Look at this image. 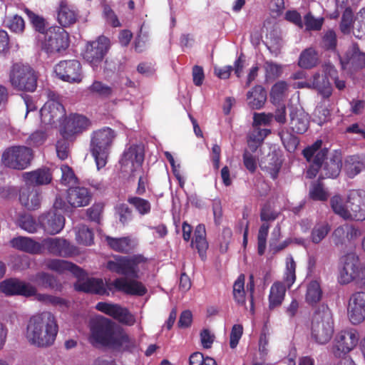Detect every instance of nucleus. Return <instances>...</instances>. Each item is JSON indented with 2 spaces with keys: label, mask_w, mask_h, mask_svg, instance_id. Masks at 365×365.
<instances>
[{
  "label": "nucleus",
  "mask_w": 365,
  "mask_h": 365,
  "mask_svg": "<svg viewBox=\"0 0 365 365\" xmlns=\"http://www.w3.org/2000/svg\"><path fill=\"white\" fill-rule=\"evenodd\" d=\"M33 158L32 150L24 145H14L7 148L1 155L4 166L17 170L26 169Z\"/></svg>",
  "instance_id": "7"
},
{
  "label": "nucleus",
  "mask_w": 365,
  "mask_h": 365,
  "mask_svg": "<svg viewBox=\"0 0 365 365\" xmlns=\"http://www.w3.org/2000/svg\"><path fill=\"white\" fill-rule=\"evenodd\" d=\"M58 333V325L53 314L44 312L31 317L26 337L28 341L38 347H46L53 344Z\"/></svg>",
  "instance_id": "2"
},
{
  "label": "nucleus",
  "mask_w": 365,
  "mask_h": 365,
  "mask_svg": "<svg viewBox=\"0 0 365 365\" xmlns=\"http://www.w3.org/2000/svg\"><path fill=\"white\" fill-rule=\"evenodd\" d=\"M96 309L103 312L120 323L127 326H133L135 323V317L127 309L118 304L106 302H98L96 305Z\"/></svg>",
  "instance_id": "17"
},
{
  "label": "nucleus",
  "mask_w": 365,
  "mask_h": 365,
  "mask_svg": "<svg viewBox=\"0 0 365 365\" xmlns=\"http://www.w3.org/2000/svg\"><path fill=\"white\" fill-rule=\"evenodd\" d=\"M312 337L319 344L327 343L334 333V322L329 309L314 314L311 325Z\"/></svg>",
  "instance_id": "8"
},
{
  "label": "nucleus",
  "mask_w": 365,
  "mask_h": 365,
  "mask_svg": "<svg viewBox=\"0 0 365 365\" xmlns=\"http://www.w3.org/2000/svg\"><path fill=\"white\" fill-rule=\"evenodd\" d=\"M12 247L31 254H37L42 251V246L29 237H19L11 241Z\"/></svg>",
  "instance_id": "33"
},
{
  "label": "nucleus",
  "mask_w": 365,
  "mask_h": 365,
  "mask_svg": "<svg viewBox=\"0 0 365 365\" xmlns=\"http://www.w3.org/2000/svg\"><path fill=\"white\" fill-rule=\"evenodd\" d=\"M284 19L293 24L299 29H303L304 24L301 14L296 10H288L284 14Z\"/></svg>",
  "instance_id": "60"
},
{
  "label": "nucleus",
  "mask_w": 365,
  "mask_h": 365,
  "mask_svg": "<svg viewBox=\"0 0 365 365\" xmlns=\"http://www.w3.org/2000/svg\"><path fill=\"white\" fill-rule=\"evenodd\" d=\"M42 250L43 248L52 254L63 257H70L76 254V248L68 241L61 238H48L43 241Z\"/></svg>",
  "instance_id": "23"
},
{
  "label": "nucleus",
  "mask_w": 365,
  "mask_h": 365,
  "mask_svg": "<svg viewBox=\"0 0 365 365\" xmlns=\"http://www.w3.org/2000/svg\"><path fill=\"white\" fill-rule=\"evenodd\" d=\"M272 119V115L264 113H255L253 115V128H259L262 125H267Z\"/></svg>",
  "instance_id": "59"
},
{
  "label": "nucleus",
  "mask_w": 365,
  "mask_h": 365,
  "mask_svg": "<svg viewBox=\"0 0 365 365\" xmlns=\"http://www.w3.org/2000/svg\"><path fill=\"white\" fill-rule=\"evenodd\" d=\"M164 155H165V158H167V160L170 163V165H171L172 170H173V173L174 175L175 176V178L178 179L180 187H182L185 184V180L180 173V164L175 163L173 156L168 151H165Z\"/></svg>",
  "instance_id": "56"
},
{
  "label": "nucleus",
  "mask_w": 365,
  "mask_h": 365,
  "mask_svg": "<svg viewBox=\"0 0 365 365\" xmlns=\"http://www.w3.org/2000/svg\"><path fill=\"white\" fill-rule=\"evenodd\" d=\"M89 120L80 114L72 113L66 117L60 125V132L64 138H73L87 130Z\"/></svg>",
  "instance_id": "13"
},
{
  "label": "nucleus",
  "mask_w": 365,
  "mask_h": 365,
  "mask_svg": "<svg viewBox=\"0 0 365 365\" xmlns=\"http://www.w3.org/2000/svg\"><path fill=\"white\" fill-rule=\"evenodd\" d=\"M322 289L317 281H312L307 286L306 301L309 304L319 302L322 298Z\"/></svg>",
  "instance_id": "47"
},
{
  "label": "nucleus",
  "mask_w": 365,
  "mask_h": 365,
  "mask_svg": "<svg viewBox=\"0 0 365 365\" xmlns=\"http://www.w3.org/2000/svg\"><path fill=\"white\" fill-rule=\"evenodd\" d=\"M17 225L23 230L28 232H36L40 227V222H37L36 220L29 214H22L19 216Z\"/></svg>",
  "instance_id": "45"
},
{
  "label": "nucleus",
  "mask_w": 365,
  "mask_h": 365,
  "mask_svg": "<svg viewBox=\"0 0 365 365\" xmlns=\"http://www.w3.org/2000/svg\"><path fill=\"white\" fill-rule=\"evenodd\" d=\"M331 206L334 212L344 220H365V191L351 190L345 200L339 195L331 200Z\"/></svg>",
  "instance_id": "3"
},
{
  "label": "nucleus",
  "mask_w": 365,
  "mask_h": 365,
  "mask_svg": "<svg viewBox=\"0 0 365 365\" xmlns=\"http://www.w3.org/2000/svg\"><path fill=\"white\" fill-rule=\"evenodd\" d=\"M148 260L141 255L131 257L115 256L107 262L106 268L110 272L125 275L115 279L109 286L115 289L133 295H143L146 292L145 287L135 280L142 271L147 269Z\"/></svg>",
  "instance_id": "1"
},
{
  "label": "nucleus",
  "mask_w": 365,
  "mask_h": 365,
  "mask_svg": "<svg viewBox=\"0 0 365 365\" xmlns=\"http://www.w3.org/2000/svg\"><path fill=\"white\" fill-rule=\"evenodd\" d=\"M290 115L292 130L297 133H304L309 125L308 114L302 110H297L292 112Z\"/></svg>",
  "instance_id": "37"
},
{
  "label": "nucleus",
  "mask_w": 365,
  "mask_h": 365,
  "mask_svg": "<svg viewBox=\"0 0 365 365\" xmlns=\"http://www.w3.org/2000/svg\"><path fill=\"white\" fill-rule=\"evenodd\" d=\"M267 99V93L260 86L255 87L247 94V100L249 106L252 109L261 108Z\"/></svg>",
  "instance_id": "35"
},
{
  "label": "nucleus",
  "mask_w": 365,
  "mask_h": 365,
  "mask_svg": "<svg viewBox=\"0 0 365 365\" xmlns=\"http://www.w3.org/2000/svg\"><path fill=\"white\" fill-rule=\"evenodd\" d=\"M215 335L208 329H203L200 332V341L205 349H210L215 341Z\"/></svg>",
  "instance_id": "63"
},
{
  "label": "nucleus",
  "mask_w": 365,
  "mask_h": 365,
  "mask_svg": "<svg viewBox=\"0 0 365 365\" xmlns=\"http://www.w3.org/2000/svg\"><path fill=\"white\" fill-rule=\"evenodd\" d=\"M319 55L313 47L305 49L300 55L299 66L304 68H311L317 65Z\"/></svg>",
  "instance_id": "41"
},
{
  "label": "nucleus",
  "mask_w": 365,
  "mask_h": 365,
  "mask_svg": "<svg viewBox=\"0 0 365 365\" xmlns=\"http://www.w3.org/2000/svg\"><path fill=\"white\" fill-rule=\"evenodd\" d=\"M46 267L58 273L69 272L77 277H81L83 272L75 264L62 259H51L46 262Z\"/></svg>",
  "instance_id": "32"
},
{
  "label": "nucleus",
  "mask_w": 365,
  "mask_h": 365,
  "mask_svg": "<svg viewBox=\"0 0 365 365\" xmlns=\"http://www.w3.org/2000/svg\"><path fill=\"white\" fill-rule=\"evenodd\" d=\"M322 145V141L317 140L311 147L304 150L303 153L307 161L311 162L314 156L312 164L307 171V176L309 178H314L320 168V165L327 155V150H322L318 151Z\"/></svg>",
  "instance_id": "20"
},
{
  "label": "nucleus",
  "mask_w": 365,
  "mask_h": 365,
  "mask_svg": "<svg viewBox=\"0 0 365 365\" xmlns=\"http://www.w3.org/2000/svg\"><path fill=\"white\" fill-rule=\"evenodd\" d=\"M353 34L359 39L365 38V7L354 16Z\"/></svg>",
  "instance_id": "43"
},
{
  "label": "nucleus",
  "mask_w": 365,
  "mask_h": 365,
  "mask_svg": "<svg viewBox=\"0 0 365 365\" xmlns=\"http://www.w3.org/2000/svg\"><path fill=\"white\" fill-rule=\"evenodd\" d=\"M361 268L358 256L355 253H348L340 260L338 282L346 284L358 279Z\"/></svg>",
  "instance_id": "12"
},
{
  "label": "nucleus",
  "mask_w": 365,
  "mask_h": 365,
  "mask_svg": "<svg viewBox=\"0 0 365 365\" xmlns=\"http://www.w3.org/2000/svg\"><path fill=\"white\" fill-rule=\"evenodd\" d=\"M26 12L30 18L31 22L36 30L40 33H43L45 31V24L43 19L29 10L28 9H26Z\"/></svg>",
  "instance_id": "61"
},
{
  "label": "nucleus",
  "mask_w": 365,
  "mask_h": 365,
  "mask_svg": "<svg viewBox=\"0 0 365 365\" xmlns=\"http://www.w3.org/2000/svg\"><path fill=\"white\" fill-rule=\"evenodd\" d=\"M75 289L84 292L103 294L106 293V288L102 279H88L85 281L78 280L75 283Z\"/></svg>",
  "instance_id": "31"
},
{
  "label": "nucleus",
  "mask_w": 365,
  "mask_h": 365,
  "mask_svg": "<svg viewBox=\"0 0 365 365\" xmlns=\"http://www.w3.org/2000/svg\"><path fill=\"white\" fill-rule=\"evenodd\" d=\"M270 133L269 129L253 128L248 136V146L252 150H255L262 143L266 136Z\"/></svg>",
  "instance_id": "42"
},
{
  "label": "nucleus",
  "mask_w": 365,
  "mask_h": 365,
  "mask_svg": "<svg viewBox=\"0 0 365 365\" xmlns=\"http://www.w3.org/2000/svg\"><path fill=\"white\" fill-rule=\"evenodd\" d=\"M269 226L267 223H263L258 233V253L262 255L266 248L267 237L268 235Z\"/></svg>",
  "instance_id": "55"
},
{
  "label": "nucleus",
  "mask_w": 365,
  "mask_h": 365,
  "mask_svg": "<svg viewBox=\"0 0 365 365\" xmlns=\"http://www.w3.org/2000/svg\"><path fill=\"white\" fill-rule=\"evenodd\" d=\"M365 169V158L349 156L344 163V170L348 176L353 178Z\"/></svg>",
  "instance_id": "38"
},
{
  "label": "nucleus",
  "mask_w": 365,
  "mask_h": 365,
  "mask_svg": "<svg viewBox=\"0 0 365 365\" xmlns=\"http://www.w3.org/2000/svg\"><path fill=\"white\" fill-rule=\"evenodd\" d=\"M288 85L284 81L276 83L272 88L271 98L274 103L279 102L287 95Z\"/></svg>",
  "instance_id": "54"
},
{
  "label": "nucleus",
  "mask_w": 365,
  "mask_h": 365,
  "mask_svg": "<svg viewBox=\"0 0 365 365\" xmlns=\"http://www.w3.org/2000/svg\"><path fill=\"white\" fill-rule=\"evenodd\" d=\"M22 178L25 183L34 185H47L51 182L52 174L49 169L42 168L23 173Z\"/></svg>",
  "instance_id": "27"
},
{
  "label": "nucleus",
  "mask_w": 365,
  "mask_h": 365,
  "mask_svg": "<svg viewBox=\"0 0 365 365\" xmlns=\"http://www.w3.org/2000/svg\"><path fill=\"white\" fill-rule=\"evenodd\" d=\"M107 52V47H86L82 55L83 58L95 68L101 63Z\"/></svg>",
  "instance_id": "34"
},
{
  "label": "nucleus",
  "mask_w": 365,
  "mask_h": 365,
  "mask_svg": "<svg viewBox=\"0 0 365 365\" xmlns=\"http://www.w3.org/2000/svg\"><path fill=\"white\" fill-rule=\"evenodd\" d=\"M38 220L44 231L50 235L59 233L65 225L64 217L56 211H49L41 215Z\"/></svg>",
  "instance_id": "22"
},
{
  "label": "nucleus",
  "mask_w": 365,
  "mask_h": 365,
  "mask_svg": "<svg viewBox=\"0 0 365 365\" xmlns=\"http://www.w3.org/2000/svg\"><path fill=\"white\" fill-rule=\"evenodd\" d=\"M324 74L314 76L313 86L317 88L323 97L328 98L331 94V86L329 78L335 81L337 88L342 90L345 88V82L336 78V71L330 64H326L323 69Z\"/></svg>",
  "instance_id": "14"
},
{
  "label": "nucleus",
  "mask_w": 365,
  "mask_h": 365,
  "mask_svg": "<svg viewBox=\"0 0 365 365\" xmlns=\"http://www.w3.org/2000/svg\"><path fill=\"white\" fill-rule=\"evenodd\" d=\"M330 231V227L326 222L317 223L312 229L310 239L314 244H319L327 235Z\"/></svg>",
  "instance_id": "48"
},
{
  "label": "nucleus",
  "mask_w": 365,
  "mask_h": 365,
  "mask_svg": "<svg viewBox=\"0 0 365 365\" xmlns=\"http://www.w3.org/2000/svg\"><path fill=\"white\" fill-rule=\"evenodd\" d=\"M62 173L61 182L64 185H69L76 182V177L72 169L66 165L61 167Z\"/></svg>",
  "instance_id": "62"
},
{
  "label": "nucleus",
  "mask_w": 365,
  "mask_h": 365,
  "mask_svg": "<svg viewBox=\"0 0 365 365\" xmlns=\"http://www.w3.org/2000/svg\"><path fill=\"white\" fill-rule=\"evenodd\" d=\"M344 68L350 66L354 69H360L365 66V53L361 52L358 47H351L344 58H341Z\"/></svg>",
  "instance_id": "29"
},
{
  "label": "nucleus",
  "mask_w": 365,
  "mask_h": 365,
  "mask_svg": "<svg viewBox=\"0 0 365 365\" xmlns=\"http://www.w3.org/2000/svg\"><path fill=\"white\" fill-rule=\"evenodd\" d=\"M359 340V334L356 329L341 330L335 335L332 352L337 357L345 355L356 346Z\"/></svg>",
  "instance_id": "11"
},
{
  "label": "nucleus",
  "mask_w": 365,
  "mask_h": 365,
  "mask_svg": "<svg viewBox=\"0 0 365 365\" xmlns=\"http://www.w3.org/2000/svg\"><path fill=\"white\" fill-rule=\"evenodd\" d=\"M52 96L53 98L51 97L40 110L41 121L45 126H60L66 115V110L63 106L55 98V95Z\"/></svg>",
  "instance_id": "10"
},
{
  "label": "nucleus",
  "mask_w": 365,
  "mask_h": 365,
  "mask_svg": "<svg viewBox=\"0 0 365 365\" xmlns=\"http://www.w3.org/2000/svg\"><path fill=\"white\" fill-rule=\"evenodd\" d=\"M4 24L5 26L13 33L21 34L24 31V19L18 14L6 17Z\"/></svg>",
  "instance_id": "44"
},
{
  "label": "nucleus",
  "mask_w": 365,
  "mask_h": 365,
  "mask_svg": "<svg viewBox=\"0 0 365 365\" xmlns=\"http://www.w3.org/2000/svg\"><path fill=\"white\" fill-rule=\"evenodd\" d=\"M348 317L353 324H359L365 319V292H359L351 295L348 304Z\"/></svg>",
  "instance_id": "18"
},
{
  "label": "nucleus",
  "mask_w": 365,
  "mask_h": 365,
  "mask_svg": "<svg viewBox=\"0 0 365 365\" xmlns=\"http://www.w3.org/2000/svg\"><path fill=\"white\" fill-rule=\"evenodd\" d=\"M309 195L311 198L315 200H325L328 197L327 192L324 190L320 183L314 184L310 190Z\"/></svg>",
  "instance_id": "58"
},
{
  "label": "nucleus",
  "mask_w": 365,
  "mask_h": 365,
  "mask_svg": "<svg viewBox=\"0 0 365 365\" xmlns=\"http://www.w3.org/2000/svg\"><path fill=\"white\" fill-rule=\"evenodd\" d=\"M205 227L203 225H198L195 230L194 239L192 241V247L197 250L200 256L204 258L205 251L208 247L206 240Z\"/></svg>",
  "instance_id": "36"
},
{
  "label": "nucleus",
  "mask_w": 365,
  "mask_h": 365,
  "mask_svg": "<svg viewBox=\"0 0 365 365\" xmlns=\"http://www.w3.org/2000/svg\"><path fill=\"white\" fill-rule=\"evenodd\" d=\"M31 280L39 287L51 288L56 290L61 289V286L57 283L56 279L45 272L38 273Z\"/></svg>",
  "instance_id": "39"
},
{
  "label": "nucleus",
  "mask_w": 365,
  "mask_h": 365,
  "mask_svg": "<svg viewBox=\"0 0 365 365\" xmlns=\"http://www.w3.org/2000/svg\"><path fill=\"white\" fill-rule=\"evenodd\" d=\"M115 137V131L108 127H104L93 132L90 149L98 170L106 165L110 150Z\"/></svg>",
  "instance_id": "4"
},
{
  "label": "nucleus",
  "mask_w": 365,
  "mask_h": 365,
  "mask_svg": "<svg viewBox=\"0 0 365 365\" xmlns=\"http://www.w3.org/2000/svg\"><path fill=\"white\" fill-rule=\"evenodd\" d=\"M233 296L238 304H244L245 302V275L238 277L233 285Z\"/></svg>",
  "instance_id": "51"
},
{
  "label": "nucleus",
  "mask_w": 365,
  "mask_h": 365,
  "mask_svg": "<svg viewBox=\"0 0 365 365\" xmlns=\"http://www.w3.org/2000/svg\"><path fill=\"white\" fill-rule=\"evenodd\" d=\"M78 11L66 1H61L57 10V21L62 27H68L76 24Z\"/></svg>",
  "instance_id": "26"
},
{
  "label": "nucleus",
  "mask_w": 365,
  "mask_h": 365,
  "mask_svg": "<svg viewBox=\"0 0 365 365\" xmlns=\"http://www.w3.org/2000/svg\"><path fill=\"white\" fill-rule=\"evenodd\" d=\"M9 80L12 87L17 91L34 92L37 86L36 73L26 64H14L10 71Z\"/></svg>",
  "instance_id": "6"
},
{
  "label": "nucleus",
  "mask_w": 365,
  "mask_h": 365,
  "mask_svg": "<svg viewBox=\"0 0 365 365\" xmlns=\"http://www.w3.org/2000/svg\"><path fill=\"white\" fill-rule=\"evenodd\" d=\"M54 72L63 81L80 83L83 76L80 63L76 60L62 61L56 65Z\"/></svg>",
  "instance_id": "16"
},
{
  "label": "nucleus",
  "mask_w": 365,
  "mask_h": 365,
  "mask_svg": "<svg viewBox=\"0 0 365 365\" xmlns=\"http://www.w3.org/2000/svg\"><path fill=\"white\" fill-rule=\"evenodd\" d=\"M106 242L110 249L122 253L131 252L138 245L137 240L130 237H112L106 236Z\"/></svg>",
  "instance_id": "25"
},
{
  "label": "nucleus",
  "mask_w": 365,
  "mask_h": 365,
  "mask_svg": "<svg viewBox=\"0 0 365 365\" xmlns=\"http://www.w3.org/2000/svg\"><path fill=\"white\" fill-rule=\"evenodd\" d=\"M243 333V327L241 324H235L230 335V346L231 349L237 347Z\"/></svg>",
  "instance_id": "57"
},
{
  "label": "nucleus",
  "mask_w": 365,
  "mask_h": 365,
  "mask_svg": "<svg viewBox=\"0 0 365 365\" xmlns=\"http://www.w3.org/2000/svg\"><path fill=\"white\" fill-rule=\"evenodd\" d=\"M128 202L133 205L136 211L141 215H148L151 210L150 202L139 197H130Z\"/></svg>",
  "instance_id": "49"
},
{
  "label": "nucleus",
  "mask_w": 365,
  "mask_h": 365,
  "mask_svg": "<svg viewBox=\"0 0 365 365\" xmlns=\"http://www.w3.org/2000/svg\"><path fill=\"white\" fill-rule=\"evenodd\" d=\"M0 289L7 295L34 296L36 289L28 282L17 279H9L0 284Z\"/></svg>",
  "instance_id": "19"
},
{
  "label": "nucleus",
  "mask_w": 365,
  "mask_h": 365,
  "mask_svg": "<svg viewBox=\"0 0 365 365\" xmlns=\"http://www.w3.org/2000/svg\"><path fill=\"white\" fill-rule=\"evenodd\" d=\"M115 329L112 327L110 320L97 316L91 325L90 340L93 344L110 347Z\"/></svg>",
  "instance_id": "9"
},
{
  "label": "nucleus",
  "mask_w": 365,
  "mask_h": 365,
  "mask_svg": "<svg viewBox=\"0 0 365 365\" xmlns=\"http://www.w3.org/2000/svg\"><path fill=\"white\" fill-rule=\"evenodd\" d=\"M324 22L323 17L315 18L311 12H308L304 16L303 24L306 31H320Z\"/></svg>",
  "instance_id": "50"
},
{
  "label": "nucleus",
  "mask_w": 365,
  "mask_h": 365,
  "mask_svg": "<svg viewBox=\"0 0 365 365\" xmlns=\"http://www.w3.org/2000/svg\"><path fill=\"white\" fill-rule=\"evenodd\" d=\"M69 34L61 26L49 28L45 34V46H69Z\"/></svg>",
  "instance_id": "24"
},
{
  "label": "nucleus",
  "mask_w": 365,
  "mask_h": 365,
  "mask_svg": "<svg viewBox=\"0 0 365 365\" xmlns=\"http://www.w3.org/2000/svg\"><path fill=\"white\" fill-rule=\"evenodd\" d=\"M296 264L292 256L286 258V268L284 274V282L277 281L273 283L270 287L269 294V307L270 309L279 307L282 304L287 289L294 283L296 279L295 275Z\"/></svg>",
  "instance_id": "5"
},
{
  "label": "nucleus",
  "mask_w": 365,
  "mask_h": 365,
  "mask_svg": "<svg viewBox=\"0 0 365 365\" xmlns=\"http://www.w3.org/2000/svg\"><path fill=\"white\" fill-rule=\"evenodd\" d=\"M341 159L340 155H335L334 158L327 161L322 170L321 175L324 178H334L341 171Z\"/></svg>",
  "instance_id": "40"
},
{
  "label": "nucleus",
  "mask_w": 365,
  "mask_h": 365,
  "mask_svg": "<svg viewBox=\"0 0 365 365\" xmlns=\"http://www.w3.org/2000/svg\"><path fill=\"white\" fill-rule=\"evenodd\" d=\"M36 299L46 304L65 308L68 307V302L64 299L48 294H41L36 293Z\"/></svg>",
  "instance_id": "53"
},
{
  "label": "nucleus",
  "mask_w": 365,
  "mask_h": 365,
  "mask_svg": "<svg viewBox=\"0 0 365 365\" xmlns=\"http://www.w3.org/2000/svg\"><path fill=\"white\" fill-rule=\"evenodd\" d=\"M76 240L78 243L86 246L93 244V234L91 230L84 225H81L75 228Z\"/></svg>",
  "instance_id": "46"
},
{
  "label": "nucleus",
  "mask_w": 365,
  "mask_h": 365,
  "mask_svg": "<svg viewBox=\"0 0 365 365\" xmlns=\"http://www.w3.org/2000/svg\"><path fill=\"white\" fill-rule=\"evenodd\" d=\"M89 91L101 97L108 98L113 93V88L99 81H95L90 86Z\"/></svg>",
  "instance_id": "52"
},
{
  "label": "nucleus",
  "mask_w": 365,
  "mask_h": 365,
  "mask_svg": "<svg viewBox=\"0 0 365 365\" xmlns=\"http://www.w3.org/2000/svg\"><path fill=\"white\" fill-rule=\"evenodd\" d=\"M19 200L26 209L34 210L40 207L42 197L37 187L25 183L19 190Z\"/></svg>",
  "instance_id": "21"
},
{
  "label": "nucleus",
  "mask_w": 365,
  "mask_h": 365,
  "mask_svg": "<svg viewBox=\"0 0 365 365\" xmlns=\"http://www.w3.org/2000/svg\"><path fill=\"white\" fill-rule=\"evenodd\" d=\"M143 159V150L140 146H130L124 151L120 161L122 173L133 175L135 172L140 169Z\"/></svg>",
  "instance_id": "15"
},
{
  "label": "nucleus",
  "mask_w": 365,
  "mask_h": 365,
  "mask_svg": "<svg viewBox=\"0 0 365 365\" xmlns=\"http://www.w3.org/2000/svg\"><path fill=\"white\" fill-rule=\"evenodd\" d=\"M67 200L72 207H83L88 205L91 200V195L86 187H71L68 190Z\"/></svg>",
  "instance_id": "28"
},
{
  "label": "nucleus",
  "mask_w": 365,
  "mask_h": 365,
  "mask_svg": "<svg viewBox=\"0 0 365 365\" xmlns=\"http://www.w3.org/2000/svg\"><path fill=\"white\" fill-rule=\"evenodd\" d=\"M136 346L135 341L122 329H115L110 347L119 350H132Z\"/></svg>",
  "instance_id": "30"
},
{
  "label": "nucleus",
  "mask_w": 365,
  "mask_h": 365,
  "mask_svg": "<svg viewBox=\"0 0 365 365\" xmlns=\"http://www.w3.org/2000/svg\"><path fill=\"white\" fill-rule=\"evenodd\" d=\"M56 153L59 159L65 160L68 156V143L65 139L60 140L56 144Z\"/></svg>",
  "instance_id": "64"
}]
</instances>
